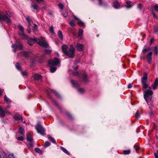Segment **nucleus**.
I'll return each instance as SVG.
<instances>
[{
    "mask_svg": "<svg viewBox=\"0 0 158 158\" xmlns=\"http://www.w3.org/2000/svg\"><path fill=\"white\" fill-rule=\"evenodd\" d=\"M47 93H48L49 98L52 99V100L55 103V105L60 110V111H62V109L61 107L60 106L58 103H56V102L49 95L50 93H53L57 97L59 98H60V96L59 94L55 90L50 89H49L47 91Z\"/></svg>",
    "mask_w": 158,
    "mask_h": 158,
    "instance_id": "obj_1",
    "label": "nucleus"
},
{
    "mask_svg": "<svg viewBox=\"0 0 158 158\" xmlns=\"http://www.w3.org/2000/svg\"><path fill=\"white\" fill-rule=\"evenodd\" d=\"M153 94V92L150 90H147L144 92V98L148 104L151 102Z\"/></svg>",
    "mask_w": 158,
    "mask_h": 158,
    "instance_id": "obj_2",
    "label": "nucleus"
},
{
    "mask_svg": "<svg viewBox=\"0 0 158 158\" xmlns=\"http://www.w3.org/2000/svg\"><path fill=\"white\" fill-rule=\"evenodd\" d=\"M75 48L73 44H71L69 48V51H67L64 54L69 58H73L75 56Z\"/></svg>",
    "mask_w": 158,
    "mask_h": 158,
    "instance_id": "obj_3",
    "label": "nucleus"
},
{
    "mask_svg": "<svg viewBox=\"0 0 158 158\" xmlns=\"http://www.w3.org/2000/svg\"><path fill=\"white\" fill-rule=\"evenodd\" d=\"M141 82L143 88L146 89L148 87V74L147 73L145 72L143 73V77L141 78Z\"/></svg>",
    "mask_w": 158,
    "mask_h": 158,
    "instance_id": "obj_4",
    "label": "nucleus"
},
{
    "mask_svg": "<svg viewBox=\"0 0 158 158\" xmlns=\"http://www.w3.org/2000/svg\"><path fill=\"white\" fill-rule=\"evenodd\" d=\"M35 129L38 133L40 134L41 135L44 136L45 135V130L40 123H38L36 126Z\"/></svg>",
    "mask_w": 158,
    "mask_h": 158,
    "instance_id": "obj_5",
    "label": "nucleus"
},
{
    "mask_svg": "<svg viewBox=\"0 0 158 158\" xmlns=\"http://www.w3.org/2000/svg\"><path fill=\"white\" fill-rule=\"evenodd\" d=\"M12 48H13V52H15L17 49L22 50L23 49V45L20 42H16L12 46Z\"/></svg>",
    "mask_w": 158,
    "mask_h": 158,
    "instance_id": "obj_6",
    "label": "nucleus"
},
{
    "mask_svg": "<svg viewBox=\"0 0 158 158\" xmlns=\"http://www.w3.org/2000/svg\"><path fill=\"white\" fill-rule=\"evenodd\" d=\"M18 27L19 30L21 31V32H19V35L22 36V37L25 39V40H36L35 38L32 39L28 38V36L24 34V29L22 25H18Z\"/></svg>",
    "mask_w": 158,
    "mask_h": 158,
    "instance_id": "obj_7",
    "label": "nucleus"
},
{
    "mask_svg": "<svg viewBox=\"0 0 158 158\" xmlns=\"http://www.w3.org/2000/svg\"><path fill=\"white\" fill-rule=\"evenodd\" d=\"M2 21H5L9 25L11 24L10 19L6 15L0 13V22Z\"/></svg>",
    "mask_w": 158,
    "mask_h": 158,
    "instance_id": "obj_8",
    "label": "nucleus"
},
{
    "mask_svg": "<svg viewBox=\"0 0 158 158\" xmlns=\"http://www.w3.org/2000/svg\"><path fill=\"white\" fill-rule=\"evenodd\" d=\"M59 59L57 57H55L52 60L48 61V64L49 65L54 66L57 65L60 63Z\"/></svg>",
    "mask_w": 158,
    "mask_h": 158,
    "instance_id": "obj_9",
    "label": "nucleus"
},
{
    "mask_svg": "<svg viewBox=\"0 0 158 158\" xmlns=\"http://www.w3.org/2000/svg\"><path fill=\"white\" fill-rule=\"evenodd\" d=\"M158 87V78H156L154 83L152 85L151 87H149V88L150 89H152L154 90L156 89Z\"/></svg>",
    "mask_w": 158,
    "mask_h": 158,
    "instance_id": "obj_10",
    "label": "nucleus"
},
{
    "mask_svg": "<svg viewBox=\"0 0 158 158\" xmlns=\"http://www.w3.org/2000/svg\"><path fill=\"white\" fill-rule=\"evenodd\" d=\"M76 47L78 51L81 52L84 50L85 46L82 44L77 43L76 45Z\"/></svg>",
    "mask_w": 158,
    "mask_h": 158,
    "instance_id": "obj_11",
    "label": "nucleus"
},
{
    "mask_svg": "<svg viewBox=\"0 0 158 158\" xmlns=\"http://www.w3.org/2000/svg\"><path fill=\"white\" fill-rule=\"evenodd\" d=\"M44 40H40L37 41V43L39 44L40 46L44 48H47L48 46V44L46 42L44 41Z\"/></svg>",
    "mask_w": 158,
    "mask_h": 158,
    "instance_id": "obj_12",
    "label": "nucleus"
},
{
    "mask_svg": "<svg viewBox=\"0 0 158 158\" xmlns=\"http://www.w3.org/2000/svg\"><path fill=\"white\" fill-rule=\"evenodd\" d=\"M153 53L151 52H150L148 53L146 56V59L148 62L149 64L152 63V55Z\"/></svg>",
    "mask_w": 158,
    "mask_h": 158,
    "instance_id": "obj_13",
    "label": "nucleus"
},
{
    "mask_svg": "<svg viewBox=\"0 0 158 158\" xmlns=\"http://www.w3.org/2000/svg\"><path fill=\"white\" fill-rule=\"evenodd\" d=\"M13 118L16 121H18L21 120L22 122L23 121V118L19 114L14 115L13 117Z\"/></svg>",
    "mask_w": 158,
    "mask_h": 158,
    "instance_id": "obj_14",
    "label": "nucleus"
},
{
    "mask_svg": "<svg viewBox=\"0 0 158 158\" xmlns=\"http://www.w3.org/2000/svg\"><path fill=\"white\" fill-rule=\"evenodd\" d=\"M71 82L74 87H78L80 86L79 84L76 81L71 80Z\"/></svg>",
    "mask_w": 158,
    "mask_h": 158,
    "instance_id": "obj_15",
    "label": "nucleus"
},
{
    "mask_svg": "<svg viewBox=\"0 0 158 158\" xmlns=\"http://www.w3.org/2000/svg\"><path fill=\"white\" fill-rule=\"evenodd\" d=\"M82 78L83 81L85 82H87L89 81L87 78V75L85 72H84L82 74Z\"/></svg>",
    "mask_w": 158,
    "mask_h": 158,
    "instance_id": "obj_16",
    "label": "nucleus"
},
{
    "mask_svg": "<svg viewBox=\"0 0 158 158\" xmlns=\"http://www.w3.org/2000/svg\"><path fill=\"white\" fill-rule=\"evenodd\" d=\"M113 7L116 9H118L120 7V5L118 2L117 0H115L113 2Z\"/></svg>",
    "mask_w": 158,
    "mask_h": 158,
    "instance_id": "obj_17",
    "label": "nucleus"
},
{
    "mask_svg": "<svg viewBox=\"0 0 158 158\" xmlns=\"http://www.w3.org/2000/svg\"><path fill=\"white\" fill-rule=\"evenodd\" d=\"M61 48L63 53L64 54L68 51V47L66 45H62L61 47Z\"/></svg>",
    "mask_w": 158,
    "mask_h": 158,
    "instance_id": "obj_18",
    "label": "nucleus"
},
{
    "mask_svg": "<svg viewBox=\"0 0 158 158\" xmlns=\"http://www.w3.org/2000/svg\"><path fill=\"white\" fill-rule=\"evenodd\" d=\"M5 111L3 110L2 107L0 106V116L1 117H3L5 116Z\"/></svg>",
    "mask_w": 158,
    "mask_h": 158,
    "instance_id": "obj_19",
    "label": "nucleus"
},
{
    "mask_svg": "<svg viewBox=\"0 0 158 158\" xmlns=\"http://www.w3.org/2000/svg\"><path fill=\"white\" fill-rule=\"evenodd\" d=\"M27 139L28 141H33V138L31 135L29 133H28L27 134Z\"/></svg>",
    "mask_w": 158,
    "mask_h": 158,
    "instance_id": "obj_20",
    "label": "nucleus"
},
{
    "mask_svg": "<svg viewBox=\"0 0 158 158\" xmlns=\"http://www.w3.org/2000/svg\"><path fill=\"white\" fill-rule=\"evenodd\" d=\"M34 79L35 80L41 81L42 80V76L40 75L35 74L34 75Z\"/></svg>",
    "mask_w": 158,
    "mask_h": 158,
    "instance_id": "obj_21",
    "label": "nucleus"
},
{
    "mask_svg": "<svg viewBox=\"0 0 158 158\" xmlns=\"http://www.w3.org/2000/svg\"><path fill=\"white\" fill-rule=\"evenodd\" d=\"M40 40H28L27 43L31 46H32L34 44L36 43L37 41Z\"/></svg>",
    "mask_w": 158,
    "mask_h": 158,
    "instance_id": "obj_22",
    "label": "nucleus"
},
{
    "mask_svg": "<svg viewBox=\"0 0 158 158\" xmlns=\"http://www.w3.org/2000/svg\"><path fill=\"white\" fill-rule=\"evenodd\" d=\"M58 36L60 40H63V35L62 32L60 30H58L57 33Z\"/></svg>",
    "mask_w": 158,
    "mask_h": 158,
    "instance_id": "obj_23",
    "label": "nucleus"
},
{
    "mask_svg": "<svg viewBox=\"0 0 158 158\" xmlns=\"http://www.w3.org/2000/svg\"><path fill=\"white\" fill-rule=\"evenodd\" d=\"M60 149L65 153L67 154L68 155H70V154L68 151L64 147L61 146L60 147Z\"/></svg>",
    "mask_w": 158,
    "mask_h": 158,
    "instance_id": "obj_24",
    "label": "nucleus"
},
{
    "mask_svg": "<svg viewBox=\"0 0 158 158\" xmlns=\"http://www.w3.org/2000/svg\"><path fill=\"white\" fill-rule=\"evenodd\" d=\"M48 137L53 143L56 144H57L55 139L52 137L50 135H48Z\"/></svg>",
    "mask_w": 158,
    "mask_h": 158,
    "instance_id": "obj_25",
    "label": "nucleus"
},
{
    "mask_svg": "<svg viewBox=\"0 0 158 158\" xmlns=\"http://www.w3.org/2000/svg\"><path fill=\"white\" fill-rule=\"evenodd\" d=\"M19 133L22 135H24V130L23 128L21 127H19L18 130Z\"/></svg>",
    "mask_w": 158,
    "mask_h": 158,
    "instance_id": "obj_26",
    "label": "nucleus"
},
{
    "mask_svg": "<svg viewBox=\"0 0 158 158\" xmlns=\"http://www.w3.org/2000/svg\"><path fill=\"white\" fill-rule=\"evenodd\" d=\"M23 55L25 57H29V53L28 51H24L22 52Z\"/></svg>",
    "mask_w": 158,
    "mask_h": 158,
    "instance_id": "obj_27",
    "label": "nucleus"
},
{
    "mask_svg": "<svg viewBox=\"0 0 158 158\" xmlns=\"http://www.w3.org/2000/svg\"><path fill=\"white\" fill-rule=\"evenodd\" d=\"M154 53L156 55V56L158 54V49L157 46H155L154 47Z\"/></svg>",
    "mask_w": 158,
    "mask_h": 158,
    "instance_id": "obj_28",
    "label": "nucleus"
},
{
    "mask_svg": "<svg viewBox=\"0 0 158 158\" xmlns=\"http://www.w3.org/2000/svg\"><path fill=\"white\" fill-rule=\"evenodd\" d=\"M5 13V15H6L7 17H10L13 16V14L9 11H6Z\"/></svg>",
    "mask_w": 158,
    "mask_h": 158,
    "instance_id": "obj_29",
    "label": "nucleus"
},
{
    "mask_svg": "<svg viewBox=\"0 0 158 158\" xmlns=\"http://www.w3.org/2000/svg\"><path fill=\"white\" fill-rule=\"evenodd\" d=\"M69 23L70 25L73 27H74L75 25V22L73 20H70L69 21Z\"/></svg>",
    "mask_w": 158,
    "mask_h": 158,
    "instance_id": "obj_30",
    "label": "nucleus"
},
{
    "mask_svg": "<svg viewBox=\"0 0 158 158\" xmlns=\"http://www.w3.org/2000/svg\"><path fill=\"white\" fill-rule=\"evenodd\" d=\"M83 32V30L81 28L79 29L78 32V37H81L82 35Z\"/></svg>",
    "mask_w": 158,
    "mask_h": 158,
    "instance_id": "obj_31",
    "label": "nucleus"
},
{
    "mask_svg": "<svg viewBox=\"0 0 158 158\" xmlns=\"http://www.w3.org/2000/svg\"><path fill=\"white\" fill-rule=\"evenodd\" d=\"M15 67L16 69L19 70H21V66L18 63H17L15 65Z\"/></svg>",
    "mask_w": 158,
    "mask_h": 158,
    "instance_id": "obj_32",
    "label": "nucleus"
},
{
    "mask_svg": "<svg viewBox=\"0 0 158 158\" xmlns=\"http://www.w3.org/2000/svg\"><path fill=\"white\" fill-rule=\"evenodd\" d=\"M4 100L7 103H10L11 102L10 100L7 97L6 95H5L4 96Z\"/></svg>",
    "mask_w": 158,
    "mask_h": 158,
    "instance_id": "obj_33",
    "label": "nucleus"
},
{
    "mask_svg": "<svg viewBox=\"0 0 158 158\" xmlns=\"http://www.w3.org/2000/svg\"><path fill=\"white\" fill-rule=\"evenodd\" d=\"M35 150L36 152L39 153L41 154H42V151L39 148H35Z\"/></svg>",
    "mask_w": 158,
    "mask_h": 158,
    "instance_id": "obj_34",
    "label": "nucleus"
},
{
    "mask_svg": "<svg viewBox=\"0 0 158 158\" xmlns=\"http://www.w3.org/2000/svg\"><path fill=\"white\" fill-rule=\"evenodd\" d=\"M56 68L55 67L52 66L50 67V71L52 73H54L56 70Z\"/></svg>",
    "mask_w": 158,
    "mask_h": 158,
    "instance_id": "obj_35",
    "label": "nucleus"
},
{
    "mask_svg": "<svg viewBox=\"0 0 158 158\" xmlns=\"http://www.w3.org/2000/svg\"><path fill=\"white\" fill-rule=\"evenodd\" d=\"M49 31L50 33H51L52 35L54 34H55V32L54 31V28L53 26H51L50 27Z\"/></svg>",
    "mask_w": 158,
    "mask_h": 158,
    "instance_id": "obj_36",
    "label": "nucleus"
},
{
    "mask_svg": "<svg viewBox=\"0 0 158 158\" xmlns=\"http://www.w3.org/2000/svg\"><path fill=\"white\" fill-rule=\"evenodd\" d=\"M31 7L35 10H38L39 8L38 6L36 4H32Z\"/></svg>",
    "mask_w": 158,
    "mask_h": 158,
    "instance_id": "obj_37",
    "label": "nucleus"
},
{
    "mask_svg": "<svg viewBox=\"0 0 158 158\" xmlns=\"http://www.w3.org/2000/svg\"><path fill=\"white\" fill-rule=\"evenodd\" d=\"M78 24L79 25L83 27L85 26V24L83 22L80 20H78Z\"/></svg>",
    "mask_w": 158,
    "mask_h": 158,
    "instance_id": "obj_38",
    "label": "nucleus"
},
{
    "mask_svg": "<svg viewBox=\"0 0 158 158\" xmlns=\"http://www.w3.org/2000/svg\"><path fill=\"white\" fill-rule=\"evenodd\" d=\"M131 152L129 150H124L123 151V153L124 155H128Z\"/></svg>",
    "mask_w": 158,
    "mask_h": 158,
    "instance_id": "obj_39",
    "label": "nucleus"
},
{
    "mask_svg": "<svg viewBox=\"0 0 158 158\" xmlns=\"http://www.w3.org/2000/svg\"><path fill=\"white\" fill-rule=\"evenodd\" d=\"M149 50V48H143L142 50V53L144 54H145Z\"/></svg>",
    "mask_w": 158,
    "mask_h": 158,
    "instance_id": "obj_40",
    "label": "nucleus"
},
{
    "mask_svg": "<svg viewBox=\"0 0 158 158\" xmlns=\"http://www.w3.org/2000/svg\"><path fill=\"white\" fill-rule=\"evenodd\" d=\"M44 52L47 54H50L51 53L52 50L50 49H46L44 50Z\"/></svg>",
    "mask_w": 158,
    "mask_h": 158,
    "instance_id": "obj_41",
    "label": "nucleus"
},
{
    "mask_svg": "<svg viewBox=\"0 0 158 158\" xmlns=\"http://www.w3.org/2000/svg\"><path fill=\"white\" fill-rule=\"evenodd\" d=\"M141 113H140L139 112V111L138 110L136 112V113L135 114V117L137 118H139L140 116V114H141Z\"/></svg>",
    "mask_w": 158,
    "mask_h": 158,
    "instance_id": "obj_42",
    "label": "nucleus"
},
{
    "mask_svg": "<svg viewBox=\"0 0 158 158\" xmlns=\"http://www.w3.org/2000/svg\"><path fill=\"white\" fill-rule=\"evenodd\" d=\"M58 6L60 10H62L64 9V6L62 3H60Z\"/></svg>",
    "mask_w": 158,
    "mask_h": 158,
    "instance_id": "obj_43",
    "label": "nucleus"
},
{
    "mask_svg": "<svg viewBox=\"0 0 158 158\" xmlns=\"http://www.w3.org/2000/svg\"><path fill=\"white\" fill-rule=\"evenodd\" d=\"M73 74L75 76H79V72L77 71H73Z\"/></svg>",
    "mask_w": 158,
    "mask_h": 158,
    "instance_id": "obj_44",
    "label": "nucleus"
},
{
    "mask_svg": "<svg viewBox=\"0 0 158 158\" xmlns=\"http://www.w3.org/2000/svg\"><path fill=\"white\" fill-rule=\"evenodd\" d=\"M50 145V143L48 141H46L44 145V147H47L48 146H49Z\"/></svg>",
    "mask_w": 158,
    "mask_h": 158,
    "instance_id": "obj_45",
    "label": "nucleus"
},
{
    "mask_svg": "<svg viewBox=\"0 0 158 158\" xmlns=\"http://www.w3.org/2000/svg\"><path fill=\"white\" fill-rule=\"evenodd\" d=\"M153 31L156 34L158 33V27H154Z\"/></svg>",
    "mask_w": 158,
    "mask_h": 158,
    "instance_id": "obj_46",
    "label": "nucleus"
},
{
    "mask_svg": "<svg viewBox=\"0 0 158 158\" xmlns=\"http://www.w3.org/2000/svg\"><path fill=\"white\" fill-rule=\"evenodd\" d=\"M62 14L65 17H67L68 15V13L65 11H63L62 13Z\"/></svg>",
    "mask_w": 158,
    "mask_h": 158,
    "instance_id": "obj_47",
    "label": "nucleus"
},
{
    "mask_svg": "<svg viewBox=\"0 0 158 158\" xmlns=\"http://www.w3.org/2000/svg\"><path fill=\"white\" fill-rule=\"evenodd\" d=\"M66 115L68 116L69 118L70 119H72L73 117L72 115L69 114V112H67L65 113Z\"/></svg>",
    "mask_w": 158,
    "mask_h": 158,
    "instance_id": "obj_48",
    "label": "nucleus"
},
{
    "mask_svg": "<svg viewBox=\"0 0 158 158\" xmlns=\"http://www.w3.org/2000/svg\"><path fill=\"white\" fill-rule=\"evenodd\" d=\"M34 25L33 30L35 32L37 30V26L35 23H34Z\"/></svg>",
    "mask_w": 158,
    "mask_h": 158,
    "instance_id": "obj_49",
    "label": "nucleus"
},
{
    "mask_svg": "<svg viewBox=\"0 0 158 158\" xmlns=\"http://www.w3.org/2000/svg\"><path fill=\"white\" fill-rule=\"evenodd\" d=\"M9 158H16L15 157L14 154L13 153L10 154L8 155Z\"/></svg>",
    "mask_w": 158,
    "mask_h": 158,
    "instance_id": "obj_50",
    "label": "nucleus"
},
{
    "mask_svg": "<svg viewBox=\"0 0 158 158\" xmlns=\"http://www.w3.org/2000/svg\"><path fill=\"white\" fill-rule=\"evenodd\" d=\"M78 91L80 93H82L84 92L85 90L83 88H81L78 89Z\"/></svg>",
    "mask_w": 158,
    "mask_h": 158,
    "instance_id": "obj_51",
    "label": "nucleus"
},
{
    "mask_svg": "<svg viewBox=\"0 0 158 158\" xmlns=\"http://www.w3.org/2000/svg\"><path fill=\"white\" fill-rule=\"evenodd\" d=\"M29 147L32 148L33 147V144L32 141H29Z\"/></svg>",
    "mask_w": 158,
    "mask_h": 158,
    "instance_id": "obj_52",
    "label": "nucleus"
},
{
    "mask_svg": "<svg viewBox=\"0 0 158 158\" xmlns=\"http://www.w3.org/2000/svg\"><path fill=\"white\" fill-rule=\"evenodd\" d=\"M17 139L18 140L22 141L24 139H23V136H22L18 137L17 138Z\"/></svg>",
    "mask_w": 158,
    "mask_h": 158,
    "instance_id": "obj_53",
    "label": "nucleus"
},
{
    "mask_svg": "<svg viewBox=\"0 0 158 158\" xmlns=\"http://www.w3.org/2000/svg\"><path fill=\"white\" fill-rule=\"evenodd\" d=\"M134 147L135 148V151H136L137 152V151L139 150V148H140L139 146H134Z\"/></svg>",
    "mask_w": 158,
    "mask_h": 158,
    "instance_id": "obj_54",
    "label": "nucleus"
},
{
    "mask_svg": "<svg viewBox=\"0 0 158 158\" xmlns=\"http://www.w3.org/2000/svg\"><path fill=\"white\" fill-rule=\"evenodd\" d=\"M137 7L140 10H142V5L140 3L137 6Z\"/></svg>",
    "mask_w": 158,
    "mask_h": 158,
    "instance_id": "obj_55",
    "label": "nucleus"
},
{
    "mask_svg": "<svg viewBox=\"0 0 158 158\" xmlns=\"http://www.w3.org/2000/svg\"><path fill=\"white\" fill-rule=\"evenodd\" d=\"M154 9L156 11L158 12V5H156L154 7Z\"/></svg>",
    "mask_w": 158,
    "mask_h": 158,
    "instance_id": "obj_56",
    "label": "nucleus"
},
{
    "mask_svg": "<svg viewBox=\"0 0 158 158\" xmlns=\"http://www.w3.org/2000/svg\"><path fill=\"white\" fill-rule=\"evenodd\" d=\"M152 13L154 18H157V16L156 15V14L153 11H152Z\"/></svg>",
    "mask_w": 158,
    "mask_h": 158,
    "instance_id": "obj_57",
    "label": "nucleus"
},
{
    "mask_svg": "<svg viewBox=\"0 0 158 158\" xmlns=\"http://www.w3.org/2000/svg\"><path fill=\"white\" fill-rule=\"evenodd\" d=\"M26 20L27 22H30L31 21V19L29 16H27V17L26 18Z\"/></svg>",
    "mask_w": 158,
    "mask_h": 158,
    "instance_id": "obj_58",
    "label": "nucleus"
},
{
    "mask_svg": "<svg viewBox=\"0 0 158 158\" xmlns=\"http://www.w3.org/2000/svg\"><path fill=\"white\" fill-rule=\"evenodd\" d=\"M21 74L23 76H24L26 75H27V73L26 72L23 71H22Z\"/></svg>",
    "mask_w": 158,
    "mask_h": 158,
    "instance_id": "obj_59",
    "label": "nucleus"
},
{
    "mask_svg": "<svg viewBox=\"0 0 158 158\" xmlns=\"http://www.w3.org/2000/svg\"><path fill=\"white\" fill-rule=\"evenodd\" d=\"M99 4L100 6H101L102 5V0H98Z\"/></svg>",
    "mask_w": 158,
    "mask_h": 158,
    "instance_id": "obj_60",
    "label": "nucleus"
},
{
    "mask_svg": "<svg viewBox=\"0 0 158 158\" xmlns=\"http://www.w3.org/2000/svg\"><path fill=\"white\" fill-rule=\"evenodd\" d=\"M132 6L131 5H129L126 6V7L127 8H131Z\"/></svg>",
    "mask_w": 158,
    "mask_h": 158,
    "instance_id": "obj_61",
    "label": "nucleus"
},
{
    "mask_svg": "<svg viewBox=\"0 0 158 158\" xmlns=\"http://www.w3.org/2000/svg\"><path fill=\"white\" fill-rule=\"evenodd\" d=\"M79 66H78L77 65L74 68V71H77V70L78 69Z\"/></svg>",
    "mask_w": 158,
    "mask_h": 158,
    "instance_id": "obj_62",
    "label": "nucleus"
},
{
    "mask_svg": "<svg viewBox=\"0 0 158 158\" xmlns=\"http://www.w3.org/2000/svg\"><path fill=\"white\" fill-rule=\"evenodd\" d=\"M132 86V84H129V85H128V89H130V88H131Z\"/></svg>",
    "mask_w": 158,
    "mask_h": 158,
    "instance_id": "obj_63",
    "label": "nucleus"
},
{
    "mask_svg": "<svg viewBox=\"0 0 158 158\" xmlns=\"http://www.w3.org/2000/svg\"><path fill=\"white\" fill-rule=\"evenodd\" d=\"M154 155L155 158H158V155L156 152L154 153Z\"/></svg>",
    "mask_w": 158,
    "mask_h": 158,
    "instance_id": "obj_64",
    "label": "nucleus"
}]
</instances>
